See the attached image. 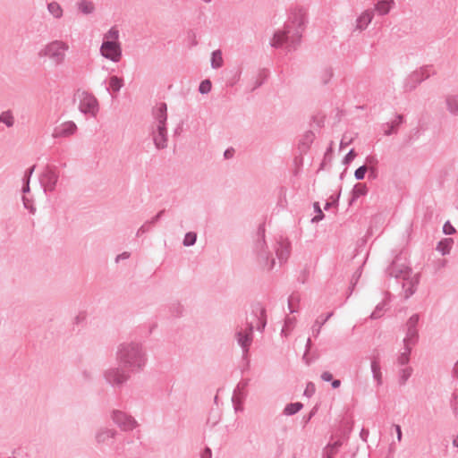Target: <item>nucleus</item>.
<instances>
[{
	"label": "nucleus",
	"mask_w": 458,
	"mask_h": 458,
	"mask_svg": "<svg viewBox=\"0 0 458 458\" xmlns=\"http://www.w3.org/2000/svg\"><path fill=\"white\" fill-rule=\"evenodd\" d=\"M117 431L114 428L102 427L95 434V441L99 448L110 446L114 444Z\"/></svg>",
	"instance_id": "14"
},
{
	"label": "nucleus",
	"mask_w": 458,
	"mask_h": 458,
	"mask_svg": "<svg viewBox=\"0 0 458 458\" xmlns=\"http://www.w3.org/2000/svg\"><path fill=\"white\" fill-rule=\"evenodd\" d=\"M314 209H315V212L317 213V215L311 219V222H313V223L322 220L325 216L324 213L322 212V210L320 208L318 202L314 203Z\"/></svg>",
	"instance_id": "44"
},
{
	"label": "nucleus",
	"mask_w": 458,
	"mask_h": 458,
	"mask_svg": "<svg viewBox=\"0 0 458 458\" xmlns=\"http://www.w3.org/2000/svg\"><path fill=\"white\" fill-rule=\"evenodd\" d=\"M198 238V234L195 232H188L185 233L182 244L185 247L192 246L196 243Z\"/></svg>",
	"instance_id": "39"
},
{
	"label": "nucleus",
	"mask_w": 458,
	"mask_h": 458,
	"mask_svg": "<svg viewBox=\"0 0 458 458\" xmlns=\"http://www.w3.org/2000/svg\"><path fill=\"white\" fill-rule=\"evenodd\" d=\"M445 103L448 113L453 116H458V93L445 96Z\"/></svg>",
	"instance_id": "22"
},
{
	"label": "nucleus",
	"mask_w": 458,
	"mask_h": 458,
	"mask_svg": "<svg viewBox=\"0 0 458 458\" xmlns=\"http://www.w3.org/2000/svg\"><path fill=\"white\" fill-rule=\"evenodd\" d=\"M369 168L366 165H360L354 172V177L357 181H361L364 179L366 173Z\"/></svg>",
	"instance_id": "43"
},
{
	"label": "nucleus",
	"mask_w": 458,
	"mask_h": 458,
	"mask_svg": "<svg viewBox=\"0 0 458 458\" xmlns=\"http://www.w3.org/2000/svg\"><path fill=\"white\" fill-rule=\"evenodd\" d=\"M420 321L419 314H413L406 322V335L403 338V345L414 346L419 341L418 324Z\"/></svg>",
	"instance_id": "13"
},
{
	"label": "nucleus",
	"mask_w": 458,
	"mask_h": 458,
	"mask_svg": "<svg viewBox=\"0 0 458 458\" xmlns=\"http://www.w3.org/2000/svg\"><path fill=\"white\" fill-rule=\"evenodd\" d=\"M253 321H246V327H237L235 332V338L238 344L242 347V352L247 354L250 349V346L252 343V335L254 329Z\"/></svg>",
	"instance_id": "11"
},
{
	"label": "nucleus",
	"mask_w": 458,
	"mask_h": 458,
	"mask_svg": "<svg viewBox=\"0 0 458 458\" xmlns=\"http://www.w3.org/2000/svg\"><path fill=\"white\" fill-rule=\"evenodd\" d=\"M275 251L279 262H285L290 255V243L284 239H280L275 245Z\"/></svg>",
	"instance_id": "17"
},
{
	"label": "nucleus",
	"mask_w": 458,
	"mask_h": 458,
	"mask_svg": "<svg viewBox=\"0 0 458 458\" xmlns=\"http://www.w3.org/2000/svg\"><path fill=\"white\" fill-rule=\"evenodd\" d=\"M299 301V298L294 296V295H291L289 297V299H288V308H289L291 313L296 312V310L293 308V302L294 301Z\"/></svg>",
	"instance_id": "58"
},
{
	"label": "nucleus",
	"mask_w": 458,
	"mask_h": 458,
	"mask_svg": "<svg viewBox=\"0 0 458 458\" xmlns=\"http://www.w3.org/2000/svg\"><path fill=\"white\" fill-rule=\"evenodd\" d=\"M234 153H235V150H234V148H232V147H231V148H226V149L225 150V152H224V157H225V159H231V158H233V157Z\"/></svg>",
	"instance_id": "59"
},
{
	"label": "nucleus",
	"mask_w": 458,
	"mask_h": 458,
	"mask_svg": "<svg viewBox=\"0 0 458 458\" xmlns=\"http://www.w3.org/2000/svg\"><path fill=\"white\" fill-rule=\"evenodd\" d=\"M371 372L373 378L377 381V386L382 385V373L379 362L374 358L371 360Z\"/></svg>",
	"instance_id": "27"
},
{
	"label": "nucleus",
	"mask_w": 458,
	"mask_h": 458,
	"mask_svg": "<svg viewBox=\"0 0 458 458\" xmlns=\"http://www.w3.org/2000/svg\"><path fill=\"white\" fill-rule=\"evenodd\" d=\"M412 345H403V352L398 356L397 362L399 365L403 366L408 364L410 355L411 352Z\"/></svg>",
	"instance_id": "31"
},
{
	"label": "nucleus",
	"mask_w": 458,
	"mask_h": 458,
	"mask_svg": "<svg viewBox=\"0 0 458 458\" xmlns=\"http://www.w3.org/2000/svg\"><path fill=\"white\" fill-rule=\"evenodd\" d=\"M169 311H170L172 316H174V317H180L182 314L183 307L179 302H173L169 306Z\"/></svg>",
	"instance_id": "41"
},
{
	"label": "nucleus",
	"mask_w": 458,
	"mask_h": 458,
	"mask_svg": "<svg viewBox=\"0 0 458 458\" xmlns=\"http://www.w3.org/2000/svg\"><path fill=\"white\" fill-rule=\"evenodd\" d=\"M48 12L56 19L63 16V9L57 2H51L47 4Z\"/></svg>",
	"instance_id": "36"
},
{
	"label": "nucleus",
	"mask_w": 458,
	"mask_h": 458,
	"mask_svg": "<svg viewBox=\"0 0 458 458\" xmlns=\"http://www.w3.org/2000/svg\"><path fill=\"white\" fill-rule=\"evenodd\" d=\"M315 393V385L311 382L307 384L306 389L304 391V395L310 397Z\"/></svg>",
	"instance_id": "55"
},
{
	"label": "nucleus",
	"mask_w": 458,
	"mask_h": 458,
	"mask_svg": "<svg viewBox=\"0 0 458 458\" xmlns=\"http://www.w3.org/2000/svg\"><path fill=\"white\" fill-rule=\"evenodd\" d=\"M59 176V170L56 165H46L39 176V182L45 193L55 191Z\"/></svg>",
	"instance_id": "9"
},
{
	"label": "nucleus",
	"mask_w": 458,
	"mask_h": 458,
	"mask_svg": "<svg viewBox=\"0 0 458 458\" xmlns=\"http://www.w3.org/2000/svg\"><path fill=\"white\" fill-rule=\"evenodd\" d=\"M295 323V318H286L284 320V325L281 330V335L287 336L289 332L293 329Z\"/></svg>",
	"instance_id": "40"
},
{
	"label": "nucleus",
	"mask_w": 458,
	"mask_h": 458,
	"mask_svg": "<svg viewBox=\"0 0 458 458\" xmlns=\"http://www.w3.org/2000/svg\"><path fill=\"white\" fill-rule=\"evenodd\" d=\"M356 157V152L353 148L350 149L343 159V164L349 165Z\"/></svg>",
	"instance_id": "50"
},
{
	"label": "nucleus",
	"mask_w": 458,
	"mask_h": 458,
	"mask_svg": "<svg viewBox=\"0 0 458 458\" xmlns=\"http://www.w3.org/2000/svg\"><path fill=\"white\" fill-rule=\"evenodd\" d=\"M188 44L190 47H194L198 45V41L196 40V34L190 30L187 35Z\"/></svg>",
	"instance_id": "53"
},
{
	"label": "nucleus",
	"mask_w": 458,
	"mask_h": 458,
	"mask_svg": "<svg viewBox=\"0 0 458 458\" xmlns=\"http://www.w3.org/2000/svg\"><path fill=\"white\" fill-rule=\"evenodd\" d=\"M333 70L331 68H326L322 73H321V76H320V80H321V82L326 85L327 84L330 80L332 79L333 77Z\"/></svg>",
	"instance_id": "42"
},
{
	"label": "nucleus",
	"mask_w": 458,
	"mask_h": 458,
	"mask_svg": "<svg viewBox=\"0 0 458 458\" xmlns=\"http://www.w3.org/2000/svg\"><path fill=\"white\" fill-rule=\"evenodd\" d=\"M265 224H260L256 231L253 240L252 252L257 263L264 269L270 271L274 268L276 260L272 251L266 242Z\"/></svg>",
	"instance_id": "5"
},
{
	"label": "nucleus",
	"mask_w": 458,
	"mask_h": 458,
	"mask_svg": "<svg viewBox=\"0 0 458 458\" xmlns=\"http://www.w3.org/2000/svg\"><path fill=\"white\" fill-rule=\"evenodd\" d=\"M404 116L403 114H396L395 119L391 123H386L382 125L384 129V134L390 136L395 134L398 131V127L403 123Z\"/></svg>",
	"instance_id": "21"
},
{
	"label": "nucleus",
	"mask_w": 458,
	"mask_h": 458,
	"mask_svg": "<svg viewBox=\"0 0 458 458\" xmlns=\"http://www.w3.org/2000/svg\"><path fill=\"white\" fill-rule=\"evenodd\" d=\"M453 242V239L445 238L437 243V250L439 251L443 256L447 255L450 253Z\"/></svg>",
	"instance_id": "28"
},
{
	"label": "nucleus",
	"mask_w": 458,
	"mask_h": 458,
	"mask_svg": "<svg viewBox=\"0 0 458 458\" xmlns=\"http://www.w3.org/2000/svg\"><path fill=\"white\" fill-rule=\"evenodd\" d=\"M303 407V404L300 402L288 403L284 409V414L292 416L300 411Z\"/></svg>",
	"instance_id": "32"
},
{
	"label": "nucleus",
	"mask_w": 458,
	"mask_h": 458,
	"mask_svg": "<svg viewBox=\"0 0 458 458\" xmlns=\"http://www.w3.org/2000/svg\"><path fill=\"white\" fill-rule=\"evenodd\" d=\"M457 399H458V394L456 392L453 393L452 399H451V402H450V406L453 409L454 413L455 415L458 414V403H457Z\"/></svg>",
	"instance_id": "48"
},
{
	"label": "nucleus",
	"mask_w": 458,
	"mask_h": 458,
	"mask_svg": "<svg viewBox=\"0 0 458 458\" xmlns=\"http://www.w3.org/2000/svg\"><path fill=\"white\" fill-rule=\"evenodd\" d=\"M307 22V10L304 7H296L292 10L288 21L283 30L275 32L270 46L279 48L285 45L288 52L297 49L301 44L302 33Z\"/></svg>",
	"instance_id": "1"
},
{
	"label": "nucleus",
	"mask_w": 458,
	"mask_h": 458,
	"mask_svg": "<svg viewBox=\"0 0 458 458\" xmlns=\"http://www.w3.org/2000/svg\"><path fill=\"white\" fill-rule=\"evenodd\" d=\"M116 360L132 373H137L144 369L148 357L140 343L125 342L117 347Z\"/></svg>",
	"instance_id": "2"
},
{
	"label": "nucleus",
	"mask_w": 458,
	"mask_h": 458,
	"mask_svg": "<svg viewBox=\"0 0 458 458\" xmlns=\"http://www.w3.org/2000/svg\"><path fill=\"white\" fill-rule=\"evenodd\" d=\"M165 210L162 209L158 211L153 217L149 220H147L137 231L136 236L140 237V235L149 233L152 231L153 227L157 225V223L164 216Z\"/></svg>",
	"instance_id": "18"
},
{
	"label": "nucleus",
	"mask_w": 458,
	"mask_h": 458,
	"mask_svg": "<svg viewBox=\"0 0 458 458\" xmlns=\"http://www.w3.org/2000/svg\"><path fill=\"white\" fill-rule=\"evenodd\" d=\"M251 316L258 321L257 330L263 331L267 325L266 309L259 302H257L251 306Z\"/></svg>",
	"instance_id": "16"
},
{
	"label": "nucleus",
	"mask_w": 458,
	"mask_h": 458,
	"mask_svg": "<svg viewBox=\"0 0 458 458\" xmlns=\"http://www.w3.org/2000/svg\"><path fill=\"white\" fill-rule=\"evenodd\" d=\"M368 193V187L363 183H357L353 186V189L351 192L352 196L349 200V205H352V203L360 197L365 196Z\"/></svg>",
	"instance_id": "25"
},
{
	"label": "nucleus",
	"mask_w": 458,
	"mask_h": 458,
	"mask_svg": "<svg viewBox=\"0 0 458 458\" xmlns=\"http://www.w3.org/2000/svg\"><path fill=\"white\" fill-rule=\"evenodd\" d=\"M123 86V80L118 76H111L109 79V87L106 88V90L109 91L112 89L114 93L120 91L122 87Z\"/></svg>",
	"instance_id": "30"
},
{
	"label": "nucleus",
	"mask_w": 458,
	"mask_h": 458,
	"mask_svg": "<svg viewBox=\"0 0 458 458\" xmlns=\"http://www.w3.org/2000/svg\"><path fill=\"white\" fill-rule=\"evenodd\" d=\"M210 64L213 69H218L223 66L224 60L220 49L212 52Z\"/></svg>",
	"instance_id": "29"
},
{
	"label": "nucleus",
	"mask_w": 458,
	"mask_h": 458,
	"mask_svg": "<svg viewBox=\"0 0 458 458\" xmlns=\"http://www.w3.org/2000/svg\"><path fill=\"white\" fill-rule=\"evenodd\" d=\"M374 17L372 10L364 11L357 19L355 24V30L362 31L366 30Z\"/></svg>",
	"instance_id": "20"
},
{
	"label": "nucleus",
	"mask_w": 458,
	"mask_h": 458,
	"mask_svg": "<svg viewBox=\"0 0 458 458\" xmlns=\"http://www.w3.org/2000/svg\"><path fill=\"white\" fill-rule=\"evenodd\" d=\"M428 77H429V73L427 72V71L424 69H421L420 71H416V72H412L410 75V81H415V84L410 85V82H406L404 85L405 90L406 91L413 90L414 89H416V87L419 84H420L423 81H425Z\"/></svg>",
	"instance_id": "19"
},
{
	"label": "nucleus",
	"mask_w": 458,
	"mask_h": 458,
	"mask_svg": "<svg viewBox=\"0 0 458 458\" xmlns=\"http://www.w3.org/2000/svg\"><path fill=\"white\" fill-rule=\"evenodd\" d=\"M22 202L23 206L26 209H28L30 213H34L36 208L33 205V202L31 199L26 197V195L22 196Z\"/></svg>",
	"instance_id": "46"
},
{
	"label": "nucleus",
	"mask_w": 458,
	"mask_h": 458,
	"mask_svg": "<svg viewBox=\"0 0 458 458\" xmlns=\"http://www.w3.org/2000/svg\"><path fill=\"white\" fill-rule=\"evenodd\" d=\"M339 198H340V192L336 195V197L331 202H327L325 204L324 209L328 210L332 206L337 205Z\"/></svg>",
	"instance_id": "60"
},
{
	"label": "nucleus",
	"mask_w": 458,
	"mask_h": 458,
	"mask_svg": "<svg viewBox=\"0 0 458 458\" xmlns=\"http://www.w3.org/2000/svg\"><path fill=\"white\" fill-rule=\"evenodd\" d=\"M392 4H394V0H378L375 4V11H377L379 15H386L390 12Z\"/></svg>",
	"instance_id": "26"
},
{
	"label": "nucleus",
	"mask_w": 458,
	"mask_h": 458,
	"mask_svg": "<svg viewBox=\"0 0 458 458\" xmlns=\"http://www.w3.org/2000/svg\"><path fill=\"white\" fill-rule=\"evenodd\" d=\"M76 96L79 98V110L85 115H89L90 117H96L99 111V105L97 98L86 91V90H78Z\"/></svg>",
	"instance_id": "8"
},
{
	"label": "nucleus",
	"mask_w": 458,
	"mask_h": 458,
	"mask_svg": "<svg viewBox=\"0 0 458 458\" xmlns=\"http://www.w3.org/2000/svg\"><path fill=\"white\" fill-rule=\"evenodd\" d=\"M0 123H4L8 128L14 124V117L11 110H6L0 114Z\"/></svg>",
	"instance_id": "34"
},
{
	"label": "nucleus",
	"mask_w": 458,
	"mask_h": 458,
	"mask_svg": "<svg viewBox=\"0 0 458 458\" xmlns=\"http://www.w3.org/2000/svg\"><path fill=\"white\" fill-rule=\"evenodd\" d=\"M369 170L367 173L368 174V178L369 180H375L377 179V167H375L374 165H370V166H368Z\"/></svg>",
	"instance_id": "54"
},
{
	"label": "nucleus",
	"mask_w": 458,
	"mask_h": 458,
	"mask_svg": "<svg viewBox=\"0 0 458 458\" xmlns=\"http://www.w3.org/2000/svg\"><path fill=\"white\" fill-rule=\"evenodd\" d=\"M386 301H383L381 302H379L375 310H373V312L370 314V318L371 319H377L379 318H381L386 310Z\"/></svg>",
	"instance_id": "38"
},
{
	"label": "nucleus",
	"mask_w": 458,
	"mask_h": 458,
	"mask_svg": "<svg viewBox=\"0 0 458 458\" xmlns=\"http://www.w3.org/2000/svg\"><path fill=\"white\" fill-rule=\"evenodd\" d=\"M211 81L208 79L202 81V95L207 94L211 90Z\"/></svg>",
	"instance_id": "56"
},
{
	"label": "nucleus",
	"mask_w": 458,
	"mask_h": 458,
	"mask_svg": "<svg viewBox=\"0 0 458 458\" xmlns=\"http://www.w3.org/2000/svg\"><path fill=\"white\" fill-rule=\"evenodd\" d=\"M386 273L390 277L403 280L402 287L405 299L414 294L419 284L418 275H413L411 268L404 262H402L401 258L396 257L386 268Z\"/></svg>",
	"instance_id": "3"
},
{
	"label": "nucleus",
	"mask_w": 458,
	"mask_h": 458,
	"mask_svg": "<svg viewBox=\"0 0 458 458\" xmlns=\"http://www.w3.org/2000/svg\"><path fill=\"white\" fill-rule=\"evenodd\" d=\"M119 31L115 28H111L105 35L104 39L118 41Z\"/></svg>",
	"instance_id": "45"
},
{
	"label": "nucleus",
	"mask_w": 458,
	"mask_h": 458,
	"mask_svg": "<svg viewBox=\"0 0 458 458\" xmlns=\"http://www.w3.org/2000/svg\"><path fill=\"white\" fill-rule=\"evenodd\" d=\"M100 53L105 58L112 62H118L122 56L120 43L115 40L104 39L100 47Z\"/></svg>",
	"instance_id": "12"
},
{
	"label": "nucleus",
	"mask_w": 458,
	"mask_h": 458,
	"mask_svg": "<svg viewBox=\"0 0 458 458\" xmlns=\"http://www.w3.org/2000/svg\"><path fill=\"white\" fill-rule=\"evenodd\" d=\"M378 163L377 158L375 156H368L365 160V165L367 166L374 165L377 167V165Z\"/></svg>",
	"instance_id": "57"
},
{
	"label": "nucleus",
	"mask_w": 458,
	"mask_h": 458,
	"mask_svg": "<svg viewBox=\"0 0 458 458\" xmlns=\"http://www.w3.org/2000/svg\"><path fill=\"white\" fill-rule=\"evenodd\" d=\"M34 170H35V165H32V166L29 167L28 169H26V171L24 172L23 177H22V182L30 183V178L32 176Z\"/></svg>",
	"instance_id": "51"
},
{
	"label": "nucleus",
	"mask_w": 458,
	"mask_h": 458,
	"mask_svg": "<svg viewBox=\"0 0 458 458\" xmlns=\"http://www.w3.org/2000/svg\"><path fill=\"white\" fill-rule=\"evenodd\" d=\"M154 123L152 125V140L156 148L164 149L167 147L168 135L166 128L167 106L160 102L152 110Z\"/></svg>",
	"instance_id": "4"
},
{
	"label": "nucleus",
	"mask_w": 458,
	"mask_h": 458,
	"mask_svg": "<svg viewBox=\"0 0 458 458\" xmlns=\"http://www.w3.org/2000/svg\"><path fill=\"white\" fill-rule=\"evenodd\" d=\"M130 256H131L130 252L123 251V253L116 256L115 262L118 263L120 260L127 259L130 258Z\"/></svg>",
	"instance_id": "61"
},
{
	"label": "nucleus",
	"mask_w": 458,
	"mask_h": 458,
	"mask_svg": "<svg viewBox=\"0 0 458 458\" xmlns=\"http://www.w3.org/2000/svg\"><path fill=\"white\" fill-rule=\"evenodd\" d=\"M132 372L119 363L103 371V377L107 385L114 389H122L130 380Z\"/></svg>",
	"instance_id": "7"
},
{
	"label": "nucleus",
	"mask_w": 458,
	"mask_h": 458,
	"mask_svg": "<svg viewBox=\"0 0 458 458\" xmlns=\"http://www.w3.org/2000/svg\"><path fill=\"white\" fill-rule=\"evenodd\" d=\"M412 373V369L411 367H406L402 369L399 372V379L398 382L400 386H404L407 380L410 378Z\"/></svg>",
	"instance_id": "37"
},
{
	"label": "nucleus",
	"mask_w": 458,
	"mask_h": 458,
	"mask_svg": "<svg viewBox=\"0 0 458 458\" xmlns=\"http://www.w3.org/2000/svg\"><path fill=\"white\" fill-rule=\"evenodd\" d=\"M78 9L83 14H90L94 12L95 7L92 2L88 0H81L78 3Z\"/></svg>",
	"instance_id": "33"
},
{
	"label": "nucleus",
	"mask_w": 458,
	"mask_h": 458,
	"mask_svg": "<svg viewBox=\"0 0 458 458\" xmlns=\"http://www.w3.org/2000/svg\"><path fill=\"white\" fill-rule=\"evenodd\" d=\"M212 452L209 447H205V449L202 451V458H211Z\"/></svg>",
	"instance_id": "64"
},
{
	"label": "nucleus",
	"mask_w": 458,
	"mask_h": 458,
	"mask_svg": "<svg viewBox=\"0 0 458 458\" xmlns=\"http://www.w3.org/2000/svg\"><path fill=\"white\" fill-rule=\"evenodd\" d=\"M333 316V312L327 313L321 321L317 319L312 327L313 336L317 337L321 330L322 326Z\"/></svg>",
	"instance_id": "35"
},
{
	"label": "nucleus",
	"mask_w": 458,
	"mask_h": 458,
	"mask_svg": "<svg viewBox=\"0 0 458 458\" xmlns=\"http://www.w3.org/2000/svg\"><path fill=\"white\" fill-rule=\"evenodd\" d=\"M394 428L395 432H396V438H397V440L399 442H401L402 441V437H403L402 428H401L400 425H397V424H394Z\"/></svg>",
	"instance_id": "63"
},
{
	"label": "nucleus",
	"mask_w": 458,
	"mask_h": 458,
	"mask_svg": "<svg viewBox=\"0 0 458 458\" xmlns=\"http://www.w3.org/2000/svg\"><path fill=\"white\" fill-rule=\"evenodd\" d=\"M111 419L123 431H132L139 426L138 421L131 414L121 410H113Z\"/></svg>",
	"instance_id": "10"
},
{
	"label": "nucleus",
	"mask_w": 458,
	"mask_h": 458,
	"mask_svg": "<svg viewBox=\"0 0 458 458\" xmlns=\"http://www.w3.org/2000/svg\"><path fill=\"white\" fill-rule=\"evenodd\" d=\"M315 140V133L312 131H307L301 136L299 142V149L301 153H306Z\"/></svg>",
	"instance_id": "23"
},
{
	"label": "nucleus",
	"mask_w": 458,
	"mask_h": 458,
	"mask_svg": "<svg viewBox=\"0 0 458 458\" xmlns=\"http://www.w3.org/2000/svg\"><path fill=\"white\" fill-rule=\"evenodd\" d=\"M69 49L67 43L62 40H53L45 45L38 53V57H47L55 65L64 64L66 51Z\"/></svg>",
	"instance_id": "6"
},
{
	"label": "nucleus",
	"mask_w": 458,
	"mask_h": 458,
	"mask_svg": "<svg viewBox=\"0 0 458 458\" xmlns=\"http://www.w3.org/2000/svg\"><path fill=\"white\" fill-rule=\"evenodd\" d=\"M343 445L342 440H336L334 443H328L322 451V458H334Z\"/></svg>",
	"instance_id": "24"
},
{
	"label": "nucleus",
	"mask_w": 458,
	"mask_h": 458,
	"mask_svg": "<svg viewBox=\"0 0 458 458\" xmlns=\"http://www.w3.org/2000/svg\"><path fill=\"white\" fill-rule=\"evenodd\" d=\"M321 379L325 382H330L333 379V375L328 371H325L321 374Z\"/></svg>",
	"instance_id": "62"
},
{
	"label": "nucleus",
	"mask_w": 458,
	"mask_h": 458,
	"mask_svg": "<svg viewBox=\"0 0 458 458\" xmlns=\"http://www.w3.org/2000/svg\"><path fill=\"white\" fill-rule=\"evenodd\" d=\"M86 318H87V315H86V312L82 311V312H80L75 318H74V321H73V324L76 325V326H81V325H83L86 321Z\"/></svg>",
	"instance_id": "49"
},
{
	"label": "nucleus",
	"mask_w": 458,
	"mask_h": 458,
	"mask_svg": "<svg viewBox=\"0 0 458 458\" xmlns=\"http://www.w3.org/2000/svg\"><path fill=\"white\" fill-rule=\"evenodd\" d=\"M77 131V125L72 121H68L55 126L53 131L54 138H65L74 134Z\"/></svg>",
	"instance_id": "15"
},
{
	"label": "nucleus",
	"mask_w": 458,
	"mask_h": 458,
	"mask_svg": "<svg viewBox=\"0 0 458 458\" xmlns=\"http://www.w3.org/2000/svg\"><path fill=\"white\" fill-rule=\"evenodd\" d=\"M81 377L84 382H91L94 379V374L88 369H83L81 371Z\"/></svg>",
	"instance_id": "52"
},
{
	"label": "nucleus",
	"mask_w": 458,
	"mask_h": 458,
	"mask_svg": "<svg viewBox=\"0 0 458 458\" xmlns=\"http://www.w3.org/2000/svg\"><path fill=\"white\" fill-rule=\"evenodd\" d=\"M456 232L455 228L449 221H446L443 225V233L446 235H452Z\"/></svg>",
	"instance_id": "47"
}]
</instances>
